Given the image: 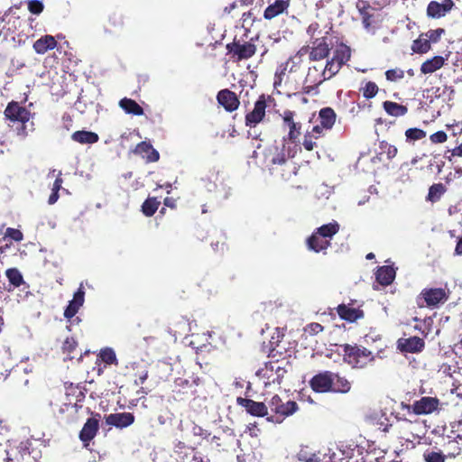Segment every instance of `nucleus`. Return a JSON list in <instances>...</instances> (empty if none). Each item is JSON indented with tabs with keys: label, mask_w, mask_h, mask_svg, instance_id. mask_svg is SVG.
Wrapping results in <instances>:
<instances>
[{
	"label": "nucleus",
	"mask_w": 462,
	"mask_h": 462,
	"mask_svg": "<svg viewBox=\"0 0 462 462\" xmlns=\"http://www.w3.org/2000/svg\"><path fill=\"white\" fill-rule=\"evenodd\" d=\"M356 7L362 20V24L366 31L374 30L382 22L378 10L373 7L369 1H359Z\"/></svg>",
	"instance_id": "nucleus-5"
},
{
	"label": "nucleus",
	"mask_w": 462,
	"mask_h": 462,
	"mask_svg": "<svg viewBox=\"0 0 462 462\" xmlns=\"http://www.w3.org/2000/svg\"><path fill=\"white\" fill-rule=\"evenodd\" d=\"M448 139V135L444 131H438L430 136V140L433 143H442Z\"/></svg>",
	"instance_id": "nucleus-63"
},
{
	"label": "nucleus",
	"mask_w": 462,
	"mask_h": 462,
	"mask_svg": "<svg viewBox=\"0 0 462 462\" xmlns=\"http://www.w3.org/2000/svg\"><path fill=\"white\" fill-rule=\"evenodd\" d=\"M267 102L264 95H261L254 104L252 111L245 116V125L247 127L254 128L257 125L263 122L266 117Z\"/></svg>",
	"instance_id": "nucleus-10"
},
{
	"label": "nucleus",
	"mask_w": 462,
	"mask_h": 462,
	"mask_svg": "<svg viewBox=\"0 0 462 462\" xmlns=\"http://www.w3.org/2000/svg\"><path fill=\"white\" fill-rule=\"evenodd\" d=\"M339 229V224L336 220H333L328 224L322 225L321 226L316 228L315 231L316 234L330 242L333 236L338 233Z\"/></svg>",
	"instance_id": "nucleus-33"
},
{
	"label": "nucleus",
	"mask_w": 462,
	"mask_h": 462,
	"mask_svg": "<svg viewBox=\"0 0 462 462\" xmlns=\"http://www.w3.org/2000/svg\"><path fill=\"white\" fill-rule=\"evenodd\" d=\"M217 103L222 106L226 112L236 111L240 105L237 95L228 88L221 89L217 95Z\"/></svg>",
	"instance_id": "nucleus-18"
},
{
	"label": "nucleus",
	"mask_w": 462,
	"mask_h": 462,
	"mask_svg": "<svg viewBox=\"0 0 462 462\" xmlns=\"http://www.w3.org/2000/svg\"><path fill=\"white\" fill-rule=\"evenodd\" d=\"M4 238L10 239L11 241L14 242H21L23 239V234L19 229L7 227L5 232Z\"/></svg>",
	"instance_id": "nucleus-56"
},
{
	"label": "nucleus",
	"mask_w": 462,
	"mask_h": 462,
	"mask_svg": "<svg viewBox=\"0 0 462 462\" xmlns=\"http://www.w3.org/2000/svg\"><path fill=\"white\" fill-rule=\"evenodd\" d=\"M420 297L422 298L428 307H436L448 300V295L442 288H425Z\"/></svg>",
	"instance_id": "nucleus-17"
},
{
	"label": "nucleus",
	"mask_w": 462,
	"mask_h": 462,
	"mask_svg": "<svg viewBox=\"0 0 462 462\" xmlns=\"http://www.w3.org/2000/svg\"><path fill=\"white\" fill-rule=\"evenodd\" d=\"M236 402L253 416L263 417L268 414V405L264 402L243 397H238Z\"/></svg>",
	"instance_id": "nucleus-20"
},
{
	"label": "nucleus",
	"mask_w": 462,
	"mask_h": 462,
	"mask_svg": "<svg viewBox=\"0 0 462 462\" xmlns=\"http://www.w3.org/2000/svg\"><path fill=\"white\" fill-rule=\"evenodd\" d=\"M268 409L272 412V415L268 418V420L281 423L285 418L296 412L299 409V406L298 403L294 401L289 400L284 402L278 394H275L268 402Z\"/></svg>",
	"instance_id": "nucleus-4"
},
{
	"label": "nucleus",
	"mask_w": 462,
	"mask_h": 462,
	"mask_svg": "<svg viewBox=\"0 0 462 462\" xmlns=\"http://www.w3.org/2000/svg\"><path fill=\"white\" fill-rule=\"evenodd\" d=\"M85 301V291L80 286L78 291L74 293L73 299L69 301L68 306L64 310V317L67 319H72L79 310L80 307L83 306Z\"/></svg>",
	"instance_id": "nucleus-21"
},
{
	"label": "nucleus",
	"mask_w": 462,
	"mask_h": 462,
	"mask_svg": "<svg viewBox=\"0 0 462 462\" xmlns=\"http://www.w3.org/2000/svg\"><path fill=\"white\" fill-rule=\"evenodd\" d=\"M446 127L453 137H458L462 134V121L455 120L452 124H447Z\"/></svg>",
	"instance_id": "nucleus-61"
},
{
	"label": "nucleus",
	"mask_w": 462,
	"mask_h": 462,
	"mask_svg": "<svg viewBox=\"0 0 462 462\" xmlns=\"http://www.w3.org/2000/svg\"><path fill=\"white\" fill-rule=\"evenodd\" d=\"M289 5L290 0H275L273 4L265 8L263 12V17L266 20H271L285 12Z\"/></svg>",
	"instance_id": "nucleus-29"
},
{
	"label": "nucleus",
	"mask_w": 462,
	"mask_h": 462,
	"mask_svg": "<svg viewBox=\"0 0 462 462\" xmlns=\"http://www.w3.org/2000/svg\"><path fill=\"white\" fill-rule=\"evenodd\" d=\"M446 457L441 451L426 450L423 454L425 462H445Z\"/></svg>",
	"instance_id": "nucleus-50"
},
{
	"label": "nucleus",
	"mask_w": 462,
	"mask_h": 462,
	"mask_svg": "<svg viewBox=\"0 0 462 462\" xmlns=\"http://www.w3.org/2000/svg\"><path fill=\"white\" fill-rule=\"evenodd\" d=\"M4 115L5 118L10 123L21 125V127L17 129L19 135H27L26 124L32 118L30 110L23 106L19 102L12 100L7 104Z\"/></svg>",
	"instance_id": "nucleus-3"
},
{
	"label": "nucleus",
	"mask_w": 462,
	"mask_h": 462,
	"mask_svg": "<svg viewBox=\"0 0 462 462\" xmlns=\"http://www.w3.org/2000/svg\"><path fill=\"white\" fill-rule=\"evenodd\" d=\"M27 6L29 12L35 15L41 14L44 10V5L41 0H28Z\"/></svg>",
	"instance_id": "nucleus-58"
},
{
	"label": "nucleus",
	"mask_w": 462,
	"mask_h": 462,
	"mask_svg": "<svg viewBox=\"0 0 462 462\" xmlns=\"http://www.w3.org/2000/svg\"><path fill=\"white\" fill-rule=\"evenodd\" d=\"M5 276L14 288H18L26 283L22 273L15 267L8 268L5 271Z\"/></svg>",
	"instance_id": "nucleus-41"
},
{
	"label": "nucleus",
	"mask_w": 462,
	"mask_h": 462,
	"mask_svg": "<svg viewBox=\"0 0 462 462\" xmlns=\"http://www.w3.org/2000/svg\"><path fill=\"white\" fill-rule=\"evenodd\" d=\"M342 66L333 60H328L324 69L321 72L319 83H323L325 80L330 79L341 69Z\"/></svg>",
	"instance_id": "nucleus-38"
},
{
	"label": "nucleus",
	"mask_w": 462,
	"mask_h": 462,
	"mask_svg": "<svg viewBox=\"0 0 462 462\" xmlns=\"http://www.w3.org/2000/svg\"><path fill=\"white\" fill-rule=\"evenodd\" d=\"M71 139L81 144H93L98 142L99 136L94 132L81 130L74 132Z\"/></svg>",
	"instance_id": "nucleus-32"
},
{
	"label": "nucleus",
	"mask_w": 462,
	"mask_h": 462,
	"mask_svg": "<svg viewBox=\"0 0 462 462\" xmlns=\"http://www.w3.org/2000/svg\"><path fill=\"white\" fill-rule=\"evenodd\" d=\"M459 440H462V436L457 434L456 438L449 439L445 444L444 447L447 452V457H456L457 456L460 455L462 448L460 447Z\"/></svg>",
	"instance_id": "nucleus-42"
},
{
	"label": "nucleus",
	"mask_w": 462,
	"mask_h": 462,
	"mask_svg": "<svg viewBox=\"0 0 462 462\" xmlns=\"http://www.w3.org/2000/svg\"><path fill=\"white\" fill-rule=\"evenodd\" d=\"M351 58V49L345 43L338 44L334 52L331 60H335L341 66L345 65Z\"/></svg>",
	"instance_id": "nucleus-35"
},
{
	"label": "nucleus",
	"mask_w": 462,
	"mask_h": 462,
	"mask_svg": "<svg viewBox=\"0 0 462 462\" xmlns=\"http://www.w3.org/2000/svg\"><path fill=\"white\" fill-rule=\"evenodd\" d=\"M100 414L96 413L93 417L88 418L79 432V439L87 447L89 442L97 436L99 430Z\"/></svg>",
	"instance_id": "nucleus-15"
},
{
	"label": "nucleus",
	"mask_w": 462,
	"mask_h": 462,
	"mask_svg": "<svg viewBox=\"0 0 462 462\" xmlns=\"http://www.w3.org/2000/svg\"><path fill=\"white\" fill-rule=\"evenodd\" d=\"M360 91L365 99H371L377 95L379 88L375 82L368 81L360 88Z\"/></svg>",
	"instance_id": "nucleus-46"
},
{
	"label": "nucleus",
	"mask_w": 462,
	"mask_h": 462,
	"mask_svg": "<svg viewBox=\"0 0 462 462\" xmlns=\"http://www.w3.org/2000/svg\"><path fill=\"white\" fill-rule=\"evenodd\" d=\"M384 111L391 116H403L408 113V107L393 101H384L383 103Z\"/></svg>",
	"instance_id": "nucleus-37"
},
{
	"label": "nucleus",
	"mask_w": 462,
	"mask_h": 462,
	"mask_svg": "<svg viewBox=\"0 0 462 462\" xmlns=\"http://www.w3.org/2000/svg\"><path fill=\"white\" fill-rule=\"evenodd\" d=\"M5 453L6 462H35L37 459L32 442L29 439L9 442Z\"/></svg>",
	"instance_id": "nucleus-2"
},
{
	"label": "nucleus",
	"mask_w": 462,
	"mask_h": 462,
	"mask_svg": "<svg viewBox=\"0 0 462 462\" xmlns=\"http://www.w3.org/2000/svg\"><path fill=\"white\" fill-rule=\"evenodd\" d=\"M311 70H315L316 72H319V69L316 66L310 68L308 75L305 79V84L309 81H310L312 84L303 86L302 91L304 94H311L313 91H315L317 93L318 92L317 88L321 84V83H319V79L318 80H310Z\"/></svg>",
	"instance_id": "nucleus-47"
},
{
	"label": "nucleus",
	"mask_w": 462,
	"mask_h": 462,
	"mask_svg": "<svg viewBox=\"0 0 462 462\" xmlns=\"http://www.w3.org/2000/svg\"><path fill=\"white\" fill-rule=\"evenodd\" d=\"M286 373L285 368L276 360L266 362L264 367L256 372V375L262 379H266L267 381L264 382L266 385L271 383L281 384Z\"/></svg>",
	"instance_id": "nucleus-8"
},
{
	"label": "nucleus",
	"mask_w": 462,
	"mask_h": 462,
	"mask_svg": "<svg viewBox=\"0 0 462 462\" xmlns=\"http://www.w3.org/2000/svg\"><path fill=\"white\" fill-rule=\"evenodd\" d=\"M57 44L53 36L46 34L35 41L32 47L37 54H44L48 51L55 49Z\"/></svg>",
	"instance_id": "nucleus-28"
},
{
	"label": "nucleus",
	"mask_w": 462,
	"mask_h": 462,
	"mask_svg": "<svg viewBox=\"0 0 462 462\" xmlns=\"http://www.w3.org/2000/svg\"><path fill=\"white\" fill-rule=\"evenodd\" d=\"M446 188L442 183H435L430 187L427 199L431 202H436L440 199L441 196L445 193Z\"/></svg>",
	"instance_id": "nucleus-45"
},
{
	"label": "nucleus",
	"mask_w": 462,
	"mask_h": 462,
	"mask_svg": "<svg viewBox=\"0 0 462 462\" xmlns=\"http://www.w3.org/2000/svg\"><path fill=\"white\" fill-rule=\"evenodd\" d=\"M291 158L289 149L285 143L271 145L263 152V163L268 171L274 166L281 165L285 160Z\"/></svg>",
	"instance_id": "nucleus-7"
},
{
	"label": "nucleus",
	"mask_w": 462,
	"mask_h": 462,
	"mask_svg": "<svg viewBox=\"0 0 462 462\" xmlns=\"http://www.w3.org/2000/svg\"><path fill=\"white\" fill-rule=\"evenodd\" d=\"M318 139H319V137L316 136L313 134H310V132L309 130H307L303 135V141H302L303 148L308 152L313 151L316 147H318L317 142H316Z\"/></svg>",
	"instance_id": "nucleus-48"
},
{
	"label": "nucleus",
	"mask_w": 462,
	"mask_h": 462,
	"mask_svg": "<svg viewBox=\"0 0 462 462\" xmlns=\"http://www.w3.org/2000/svg\"><path fill=\"white\" fill-rule=\"evenodd\" d=\"M375 278L381 285H390L395 278V270L389 265L381 266L375 273Z\"/></svg>",
	"instance_id": "nucleus-30"
},
{
	"label": "nucleus",
	"mask_w": 462,
	"mask_h": 462,
	"mask_svg": "<svg viewBox=\"0 0 462 462\" xmlns=\"http://www.w3.org/2000/svg\"><path fill=\"white\" fill-rule=\"evenodd\" d=\"M425 347V342L421 337L417 336L408 338H401L398 340V348L402 352L419 353Z\"/></svg>",
	"instance_id": "nucleus-23"
},
{
	"label": "nucleus",
	"mask_w": 462,
	"mask_h": 462,
	"mask_svg": "<svg viewBox=\"0 0 462 462\" xmlns=\"http://www.w3.org/2000/svg\"><path fill=\"white\" fill-rule=\"evenodd\" d=\"M445 59L442 56H434L428 59L420 65L422 74H431L445 65Z\"/></svg>",
	"instance_id": "nucleus-31"
},
{
	"label": "nucleus",
	"mask_w": 462,
	"mask_h": 462,
	"mask_svg": "<svg viewBox=\"0 0 462 462\" xmlns=\"http://www.w3.org/2000/svg\"><path fill=\"white\" fill-rule=\"evenodd\" d=\"M160 206V201L156 198H148L142 205V212L146 217H152L155 214Z\"/></svg>",
	"instance_id": "nucleus-44"
},
{
	"label": "nucleus",
	"mask_w": 462,
	"mask_h": 462,
	"mask_svg": "<svg viewBox=\"0 0 462 462\" xmlns=\"http://www.w3.org/2000/svg\"><path fill=\"white\" fill-rule=\"evenodd\" d=\"M337 115L331 107H323L319 112V124L330 130L335 125Z\"/></svg>",
	"instance_id": "nucleus-34"
},
{
	"label": "nucleus",
	"mask_w": 462,
	"mask_h": 462,
	"mask_svg": "<svg viewBox=\"0 0 462 462\" xmlns=\"http://www.w3.org/2000/svg\"><path fill=\"white\" fill-rule=\"evenodd\" d=\"M439 405V400L436 397L424 396L415 401L412 405L402 402V408L412 411L416 415L430 414L435 411Z\"/></svg>",
	"instance_id": "nucleus-9"
},
{
	"label": "nucleus",
	"mask_w": 462,
	"mask_h": 462,
	"mask_svg": "<svg viewBox=\"0 0 462 462\" xmlns=\"http://www.w3.org/2000/svg\"><path fill=\"white\" fill-rule=\"evenodd\" d=\"M100 359L106 365L117 364V359L115 351L112 348L106 347L102 349L98 355Z\"/></svg>",
	"instance_id": "nucleus-49"
},
{
	"label": "nucleus",
	"mask_w": 462,
	"mask_h": 462,
	"mask_svg": "<svg viewBox=\"0 0 462 462\" xmlns=\"http://www.w3.org/2000/svg\"><path fill=\"white\" fill-rule=\"evenodd\" d=\"M134 152L142 156L147 162H155L160 159L158 151L150 143L145 141L139 143L135 146Z\"/></svg>",
	"instance_id": "nucleus-26"
},
{
	"label": "nucleus",
	"mask_w": 462,
	"mask_h": 462,
	"mask_svg": "<svg viewBox=\"0 0 462 462\" xmlns=\"http://www.w3.org/2000/svg\"><path fill=\"white\" fill-rule=\"evenodd\" d=\"M134 422V415L131 412L111 413L106 416V423L118 429H124Z\"/></svg>",
	"instance_id": "nucleus-22"
},
{
	"label": "nucleus",
	"mask_w": 462,
	"mask_h": 462,
	"mask_svg": "<svg viewBox=\"0 0 462 462\" xmlns=\"http://www.w3.org/2000/svg\"><path fill=\"white\" fill-rule=\"evenodd\" d=\"M282 126L288 128L287 139L291 143H296L301 134V123L295 120L296 112L286 109L280 115Z\"/></svg>",
	"instance_id": "nucleus-12"
},
{
	"label": "nucleus",
	"mask_w": 462,
	"mask_h": 462,
	"mask_svg": "<svg viewBox=\"0 0 462 462\" xmlns=\"http://www.w3.org/2000/svg\"><path fill=\"white\" fill-rule=\"evenodd\" d=\"M335 380V374L324 371L315 374L309 382L312 391L318 393H331Z\"/></svg>",
	"instance_id": "nucleus-11"
},
{
	"label": "nucleus",
	"mask_w": 462,
	"mask_h": 462,
	"mask_svg": "<svg viewBox=\"0 0 462 462\" xmlns=\"http://www.w3.org/2000/svg\"><path fill=\"white\" fill-rule=\"evenodd\" d=\"M66 395L67 399H70V396L75 397V402L79 403L85 398V393L81 391V389L79 386H73L70 384L69 386L66 387Z\"/></svg>",
	"instance_id": "nucleus-51"
},
{
	"label": "nucleus",
	"mask_w": 462,
	"mask_h": 462,
	"mask_svg": "<svg viewBox=\"0 0 462 462\" xmlns=\"http://www.w3.org/2000/svg\"><path fill=\"white\" fill-rule=\"evenodd\" d=\"M119 106L126 114L142 116L144 113L143 108L132 98H122L119 101Z\"/></svg>",
	"instance_id": "nucleus-36"
},
{
	"label": "nucleus",
	"mask_w": 462,
	"mask_h": 462,
	"mask_svg": "<svg viewBox=\"0 0 462 462\" xmlns=\"http://www.w3.org/2000/svg\"><path fill=\"white\" fill-rule=\"evenodd\" d=\"M283 337L284 335L278 330L272 336L270 339L271 348L269 350L268 356L275 357L276 355L274 352L276 351V347L279 346V343Z\"/></svg>",
	"instance_id": "nucleus-57"
},
{
	"label": "nucleus",
	"mask_w": 462,
	"mask_h": 462,
	"mask_svg": "<svg viewBox=\"0 0 462 462\" xmlns=\"http://www.w3.org/2000/svg\"><path fill=\"white\" fill-rule=\"evenodd\" d=\"M385 78L389 81H397L404 78V71L401 69H391L385 71Z\"/></svg>",
	"instance_id": "nucleus-59"
},
{
	"label": "nucleus",
	"mask_w": 462,
	"mask_h": 462,
	"mask_svg": "<svg viewBox=\"0 0 462 462\" xmlns=\"http://www.w3.org/2000/svg\"><path fill=\"white\" fill-rule=\"evenodd\" d=\"M78 346V342L74 337H67L62 345L63 353L71 354Z\"/></svg>",
	"instance_id": "nucleus-62"
},
{
	"label": "nucleus",
	"mask_w": 462,
	"mask_h": 462,
	"mask_svg": "<svg viewBox=\"0 0 462 462\" xmlns=\"http://www.w3.org/2000/svg\"><path fill=\"white\" fill-rule=\"evenodd\" d=\"M298 458L300 461L304 462H315V455L314 454H309L306 449L301 448L298 453Z\"/></svg>",
	"instance_id": "nucleus-64"
},
{
	"label": "nucleus",
	"mask_w": 462,
	"mask_h": 462,
	"mask_svg": "<svg viewBox=\"0 0 462 462\" xmlns=\"http://www.w3.org/2000/svg\"><path fill=\"white\" fill-rule=\"evenodd\" d=\"M446 31L443 28H437L429 30L424 33L427 39L430 40V43H437L440 41L441 37L445 34Z\"/></svg>",
	"instance_id": "nucleus-53"
},
{
	"label": "nucleus",
	"mask_w": 462,
	"mask_h": 462,
	"mask_svg": "<svg viewBox=\"0 0 462 462\" xmlns=\"http://www.w3.org/2000/svg\"><path fill=\"white\" fill-rule=\"evenodd\" d=\"M233 439V436L231 433H226V431H221L217 435H214L210 442L214 444L218 450H226V448L230 445Z\"/></svg>",
	"instance_id": "nucleus-40"
},
{
	"label": "nucleus",
	"mask_w": 462,
	"mask_h": 462,
	"mask_svg": "<svg viewBox=\"0 0 462 462\" xmlns=\"http://www.w3.org/2000/svg\"><path fill=\"white\" fill-rule=\"evenodd\" d=\"M407 141H418L426 136V132L420 128H409L405 131Z\"/></svg>",
	"instance_id": "nucleus-54"
},
{
	"label": "nucleus",
	"mask_w": 462,
	"mask_h": 462,
	"mask_svg": "<svg viewBox=\"0 0 462 462\" xmlns=\"http://www.w3.org/2000/svg\"><path fill=\"white\" fill-rule=\"evenodd\" d=\"M172 393V398L177 402L185 401L194 394L192 384L185 379H178L175 381V386Z\"/></svg>",
	"instance_id": "nucleus-24"
},
{
	"label": "nucleus",
	"mask_w": 462,
	"mask_h": 462,
	"mask_svg": "<svg viewBox=\"0 0 462 462\" xmlns=\"http://www.w3.org/2000/svg\"><path fill=\"white\" fill-rule=\"evenodd\" d=\"M306 245L308 249L310 251L315 253H325V251L331 245V242H328L324 237L316 234V231L314 230L311 236L307 238Z\"/></svg>",
	"instance_id": "nucleus-27"
},
{
	"label": "nucleus",
	"mask_w": 462,
	"mask_h": 462,
	"mask_svg": "<svg viewBox=\"0 0 462 462\" xmlns=\"http://www.w3.org/2000/svg\"><path fill=\"white\" fill-rule=\"evenodd\" d=\"M331 51L328 37L322 36L310 41V60L318 61L328 57Z\"/></svg>",
	"instance_id": "nucleus-13"
},
{
	"label": "nucleus",
	"mask_w": 462,
	"mask_h": 462,
	"mask_svg": "<svg viewBox=\"0 0 462 462\" xmlns=\"http://www.w3.org/2000/svg\"><path fill=\"white\" fill-rule=\"evenodd\" d=\"M344 460H346L344 452L328 449V452L324 454L322 462H344Z\"/></svg>",
	"instance_id": "nucleus-52"
},
{
	"label": "nucleus",
	"mask_w": 462,
	"mask_h": 462,
	"mask_svg": "<svg viewBox=\"0 0 462 462\" xmlns=\"http://www.w3.org/2000/svg\"><path fill=\"white\" fill-rule=\"evenodd\" d=\"M380 148L386 153L387 159L389 160L393 159L397 155L398 150L396 146L386 142H382Z\"/></svg>",
	"instance_id": "nucleus-60"
},
{
	"label": "nucleus",
	"mask_w": 462,
	"mask_h": 462,
	"mask_svg": "<svg viewBox=\"0 0 462 462\" xmlns=\"http://www.w3.org/2000/svg\"><path fill=\"white\" fill-rule=\"evenodd\" d=\"M298 170L297 164L290 158L282 162L281 165L274 166L269 172L275 178L288 181L297 174Z\"/></svg>",
	"instance_id": "nucleus-16"
},
{
	"label": "nucleus",
	"mask_w": 462,
	"mask_h": 462,
	"mask_svg": "<svg viewBox=\"0 0 462 462\" xmlns=\"http://www.w3.org/2000/svg\"><path fill=\"white\" fill-rule=\"evenodd\" d=\"M351 389V383L345 377L340 376L338 374H335V380L331 392L346 393Z\"/></svg>",
	"instance_id": "nucleus-43"
},
{
	"label": "nucleus",
	"mask_w": 462,
	"mask_h": 462,
	"mask_svg": "<svg viewBox=\"0 0 462 462\" xmlns=\"http://www.w3.org/2000/svg\"><path fill=\"white\" fill-rule=\"evenodd\" d=\"M227 52L231 57L236 60L241 61L244 60H249L256 52V45L251 41L245 42L236 40V38L230 43L226 46Z\"/></svg>",
	"instance_id": "nucleus-6"
},
{
	"label": "nucleus",
	"mask_w": 462,
	"mask_h": 462,
	"mask_svg": "<svg viewBox=\"0 0 462 462\" xmlns=\"http://www.w3.org/2000/svg\"><path fill=\"white\" fill-rule=\"evenodd\" d=\"M355 302L356 300H351L348 304L342 303L337 307V312L341 319L347 322H355L364 318V310L354 307Z\"/></svg>",
	"instance_id": "nucleus-19"
},
{
	"label": "nucleus",
	"mask_w": 462,
	"mask_h": 462,
	"mask_svg": "<svg viewBox=\"0 0 462 462\" xmlns=\"http://www.w3.org/2000/svg\"><path fill=\"white\" fill-rule=\"evenodd\" d=\"M431 49V44L430 43V40L426 38L424 33H420L419 37L412 42L411 51L414 53L424 54L430 51Z\"/></svg>",
	"instance_id": "nucleus-39"
},
{
	"label": "nucleus",
	"mask_w": 462,
	"mask_h": 462,
	"mask_svg": "<svg viewBox=\"0 0 462 462\" xmlns=\"http://www.w3.org/2000/svg\"><path fill=\"white\" fill-rule=\"evenodd\" d=\"M455 7L453 0L430 1L428 4L426 14L429 18L439 19L446 16Z\"/></svg>",
	"instance_id": "nucleus-14"
},
{
	"label": "nucleus",
	"mask_w": 462,
	"mask_h": 462,
	"mask_svg": "<svg viewBox=\"0 0 462 462\" xmlns=\"http://www.w3.org/2000/svg\"><path fill=\"white\" fill-rule=\"evenodd\" d=\"M124 14L120 12H114L108 17V23L113 28H123L124 22Z\"/></svg>",
	"instance_id": "nucleus-55"
},
{
	"label": "nucleus",
	"mask_w": 462,
	"mask_h": 462,
	"mask_svg": "<svg viewBox=\"0 0 462 462\" xmlns=\"http://www.w3.org/2000/svg\"><path fill=\"white\" fill-rule=\"evenodd\" d=\"M82 408L81 404L72 402L71 399H69L67 402L60 405L55 414L58 418L70 422L75 420L74 415L79 412V409Z\"/></svg>",
	"instance_id": "nucleus-25"
},
{
	"label": "nucleus",
	"mask_w": 462,
	"mask_h": 462,
	"mask_svg": "<svg viewBox=\"0 0 462 462\" xmlns=\"http://www.w3.org/2000/svg\"><path fill=\"white\" fill-rule=\"evenodd\" d=\"M342 348L343 361L352 368L362 369L374 361V356L372 351L357 344H343Z\"/></svg>",
	"instance_id": "nucleus-1"
}]
</instances>
